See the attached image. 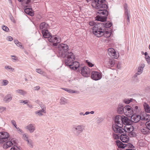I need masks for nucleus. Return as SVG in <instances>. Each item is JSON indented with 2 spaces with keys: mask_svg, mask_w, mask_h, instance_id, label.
<instances>
[{
  "mask_svg": "<svg viewBox=\"0 0 150 150\" xmlns=\"http://www.w3.org/2000/svg\"><path fill=\"white\" fill-rule=\"evenodd\" d=\"M105 0H91L92 6L98 10L96 12L98 14L96 20L101 22L106 20L108 13L106 10L108 6L105 3Z\"/></svg>",
  "mask_w": 150,
  "mask_h": 150,
  "instance_id": "nucleus-1",
  "label": "nucleus"
},
{
  "mask_svg": "<svg viewBox=\"0 0 150 150\" xmlns=\"http://www.w3.org/2000/svg\"><path fill=\"white\" fill-rule=\"evenodd\" d=\"M74 56L72 52H68L66 54V66L71 69L76 70L79 66V63L77 61H73Z\"/></svg>",
  "mask_w": 150,
  "mask_h": 150,
  "instance_id": "nucleus-2",
  "label": "nucleus"
},
{
  "mask_svg": "<svg viewBox=\"0 0 150 150\" xmlns=\"http://www.w3.org/2000/svg\"><path fill=\"white\" fill-rule=\"evenodd\" d=\"M102 25L103 23H100L95 25L93 27V33L97 37H101L104 34L105 28Z\"/></svg>",
  "mask_w": 150,
  "mask_h": 150,
  "instance_id": "nucleus-3",
  "label": "nucleus"
},
{
  "mask_svg": "<svg viewBox=\"0 0 150 150\" xmlns=\"http://www.w3.org/2000/svg\"><path fill=\"white\" fill-rule=\"evenodd\" d=\"M123 112L125 115L130 117L134 114V111L131 106L127 105L124 107Z\"/></svg>",
  "mask_w": 150,
  "mask_h": 150,
  "instance_id": "nucleus-4",
  "label": "nucleus"
},
{
  "mask_svg": "<svg viewBox=\"0 0 150 150\" xmlns=\"http://www.w3.org/2000/svg\"><path fill=\"white\" fill-rule=\"evenodd\" d=\"M82 125H79L76 126H74L72 130L74 134L76 136H78L80 133L83 132V129Z\"/></svg>",
  "mask_w": 150,
  "mask_h": 150,
  "instance_id": "nucleus-5",
  "label": "nucleus"
},
{
  "mask_svg": "<svg viewBox=\"0 0 150 150\" xmlns=\"http://www.w3.org/2000/svg\"><path fill=\"white\" fill-rule=\"evenodd\" d=\"M9 134L6 132H0V143L6 142L9 137Z\"/></svg>",
  "mask_w": 150,
  "mask_h": 150,
  "instance_id": "nucleus-6",
  "label": "nucleus"
},
{
  "mask_svg": "<svg viewBox=\"0 0 150 150\" xmlns=\"http://www.w3.org/2000/svg\"><path fill=\"white\" fill-rule=\"evenodd\" d=\"M122 126H120V125L117 124L112 125V128L114 131L116 133L121 134L125 132V130L122 128Z\"/></svg>",
  "mask_w": 150,
  "mask_h": 150,
  "instance_id": "nucleus-7",
  "label": "nucleus"
},
{
  "mask_svg": "<svg viewBox=\"0 0 150 150\" xmlns=\"http://www.w3.org/2000/svg\"><path fill=\"white\" fill-rule=\"evenodd\" d=\"M131 117V120L133 122L137 123L140 120H146L144 117H142L139 115H132Z\"/></svg>",
  "mask_w": 150,
  "mask_h": 150,
  "instance_id": "nucleus-8",
  "label": "nucleus"
},
{
  "mask_svg": "<svg viewBox=\"0 0 150 150\" xmlns=\"http://www.w3.org/2000/svg\"><path fill=\"white\" fill-rule=\"evenodd\" d=\"M91 77L93 79L97 81L100 79L102 78V76L99 72L93 71L91 73Z\"/></svg>",
  "mask_w": 150,
  "mask_h": 150,
  "instance_id": "nucleus-9",
  "label": "nucleus"
},
{
  "mask_svg": "<svg viewBox=\"0 0 150 150\" xmlns=\"http://www.w3.org/2000/svg\"><path fill=\"white\" fill-rule=\"evenodd\" d=\"M65 44H61L59 45V50L60 51H62L60 52L61 53V57L62 58H65L66 57V51L65 50Z\"/></svg>",
  "mask_w": 150,
  "mask_h": 150,
  "instance_id": "nucleus-10",
  "label": "nucleus"
},
{
  "mask_svg": "<svg viewBox=\"0 0 150 150\" xmlns=\"http://www.w3.org/2000/svg\"><path fill=\"white\" fill-rule=\"evenodd\" d=\"M81 72L82 74L84 76L88 77L90 76V70L87 67H84L81 69Z\"/></svg>",
  "mask_w": 150,
  "mask_h": 150,
  "instance_id": "nucleus-11",
  "label": "nucleus"
},
{
  "mask_svg": "<svg viewBox=\"0 0 150 150\" xmlns=\"http://www.w3.org/2000/svg\"><path fill=\"white\" fill-rule=\"evenodd\" d=\"M16 142L14 139H11L10 141H8L5 143L3 145V147L4 149H7L14 144Z\"/></svg>",
  "mask_w": 150,
  "mask_h": 150,
  "instance_id": "nucleus-12",
  "label": "nucleus"
},
{
  "mask_svg": "<svg viewBox=\"0 0 150 150\" xmlns=\"http://www.w3.org/2000/svg\"><path fill=\"white\" fill-rule=\"evenodd\" d=\"M50 42L53 43V45L55 46H57V44L60 42L61 41L60 38L59 37H51L49 40Z\"/></svg>",
  "mask_w": 150,
  "mask_h": 150,
  "instance_id": "nucleus-13",
  "label": "nucleus"
},
{
  "mask_svg": "<svg viewBox=\"0 0 150 150\" xmlns=\"http://www.w3.org/2000/svg\"><path fill=\"white\" fill-rule=\"evenodd\" d=\"M41 109L35 112V114L37 116L41 117L43 115V113H45L46 112V108L45 107H41Z\"/></svg>",
  "mask_w": 150,
  "mask_h": 150,
  "instance_id": "nucleus-14",
  "label": "nucleus"
},
{
  "mask_svg": "<svg viewBox=\"0 0 150 150\" xmlns=\"http://www.w3.org/2000/svg\"><path fill=\"white\" fill-rule=\"evenodd\" d=\"M109 55L111 57H113L115 58L118 57V54L116 53L115 50L112 48H110L108 51Z\"/></svg>",
  "mask_w": 150,
  "mask_h": 150,
  "instance_id": "nucleus-15",
  "label": "nucleus"
},
{
  "mask_svg": "<svg viewBox=\"0 0 150 150\" xmlns=\"http://www.w3.org/2000/svg\"><path fill=\"white\" fill-rule=\"evenodd\" d=\"M122 116L117 115L115 118V123L118 125H120V126H122Z\"/></svg>",
  "mask_w": 150,
  "mask_h": 150,
  "instance_id": "nucleus-16",
  "label": "nucleus"
},
{
  "mask_svg": "<svg viewBox=\"0 0 150 150\" xmlns=\"http://www.w3.org/2000/svg\"><path fill=\"white\" fill-rule=\"evenodd\" d=\"M120 139L122 142L124 143L128 142L129 140L128 136L125 134L124 133L122 134L120 136Z\"/></svg>",
  "mask_w": 150,
  "mask_h": 150,
  "instance_id": "nucleus-17",
  "label": "nucleus"
},
{
  "mask_svg": "<svg viewBox=\"0 0 150 150\" xmlns=\"http://www.w3.org/2000/svg\"><path fill=\"white\" fill-rule=\"evenodd\" d=\"M30 133H33L35 130V125L34 124H30L25 127Z\"/></svg>",
  "mask_w": 150,
  "mask_h": 150,
  "instance_id": "nucleus-18",
  "label": "nucleus"
},
{
  "mask_svg": "<svg viewBox=\"0 0 150 150\" xmlns=\"http://www.w3.org/2000/svg\"><path fill=\"white\" fill-rule=\"evenodd\" d=\"M145 66V64L144 63L139 65L138 68V71L134 75V76L137 77V75H140L142 72Z\"/></svg>",
  "mask_w": 150,
  "mask_h": 150,
  "instance_id": "nucleus-19",
  "label": "nucleus"
},
{
  "mask_svg": "<svg viewBox=\"0 0 150 150\" xmlns=\"http://www.w3.org/2000/svg\"><path fill=\"white\" fill-rule=\"evenodd\" d=\"M141 125H143L140 127L141 132L143 134H146L149 132V130L145 125L144 123H142Z\"/></svg>",
  "mask_w": 150,
  "mask_h": 150,
  "instance_id": "nucleus-20",
  "label": "nucleus"
},
{
  "mask_svg": "<svg viewBox=\"0 0 150 150\" xmlns=\"http://www.w3.org/2000/svg\"><path fill=\"white\" fill-rule=\"evenodd\" d=\"M125 132H127L128 133L133 131L134 130V127L132 126L130 124L126 125L125 127Z\"/></svg>",
  "mask_w": 150,
  "mask_h": 150,
  "instance_id": "nucleus-21",
  "label": "nucleus"
},
{
  "mask_svg": "<svg viewBox=\"0 0 150 150\" xmlns=\"http://www.w3.org/2000/svg\"><path fill=\"white\" fill-rule=\"evenodd\" d=\"M105 64L109 67H112L115 64V60L112 59H110L108 61L105 62Z\"/></svg>",
  "mask_w": 150,
  "mask_h": 150,
  "instance_id": "nucleus-22",
  "label": "nucleus"
},
{
  "mask_svg": "<svg viewBox=\"0 0 150 150\" xmlns=\"http://www.w3.org/2000/svg\"><path fill=\"white\" fill-rule=\"evenodd\" d=\"M12 97L11 94H8L4 97L3 100L6 103H8L12 100Z\"/></svg>",
  "mask_w": 150,
  "mask_h": 150,
  "instance_id": "nucleus-23",
  "label": "nucleus"
},
{
  "mask_svg": "<svg viewBox=\"0 0 150 150\" xmlns=\"http://www.w3.org/2000/svg\"><path fill=\"white\" fill-rule=\"evenodd\" d=\"M122 126H123V124H124V125H126L130 124V120L127 117L122 116Z\"/></svg>",
  "mask_w": 150,
  "mask_h": 150,
  "instance_id": "nucleus-24",
  "label": "nucleus"
},
{
  "mask_svg": "<svg viewBox=\"0 0 150 150\" xmlns=\"http://www.w3.org/2000/svg\"><path fill=\"white\" fill-rule=\"evenodd\" d=\"M116 142L118 148H121L124 149L125 147H126L127 146L126 144H123V143L119 140L116 141Z\"/></svg>",
  "mask_w": 150,
  "mask_h": 150,
  "instance_id": "nucleus-25",
  "label": "nucleus"
},
{
  "mask_svg": "<svg viewBox=\"0 0 150 150\" xmlns=\"http://www.w3.org/2000/svg\"><path fill=\"white\" fill-rule=\"evenodd\" d=\"M15 92L16 93L23 96L25 95L27 93L26 91L22 89L17 90L15 91Z\"/></svg>",
  "mask_w": 150,
  "mask_h": 150,
  "instance_id": "nucleus-26",
  "label": "nucleus"
},
{
  "mask_svg": "<svg viewBox=\"0 0 150 150\" xmlns=\"http://www.w3.org/2000/svg\"><path fill=\"white\" fill-rule=\"evenodd\" d=\"M42 32L43 37L45 38H48L49 36V34L47 30H42Z\"/></svg>",
  "mask_w": 150,
  "mask_h": 150,
  "instance_id": "nucleus-27",
  "label": "nucleus"
},
{
  "mask_svg": "<svg viewBox=\"0 0 150 150\" xmlns=\"http://www.w3.org/2000/svg\"><path fill=\"white\" fill-rule=\"evenodd\" d=\"M48 27V25L44 22L41 23L40 25V29L42 30H47Z\"/></svg>",
  "mask_w": 150,
  "mask_h": 150,
  "instance_id": "nucleus-28",
  "label": "nucleus"
},
{
  "mask_svg": "<svg viewBox=\"0 0 150 150\" xmlns=\"http://www.w3.org/2000/svg\"><path fill=\"white\" fill-rule=\"evenodd\" d=\"M32 10V8H28L24 10V11L26 13L32 16L34 15V14L33 13L31 12Z\"/></svg>",
  "mask_w": 150,
  "mask_h": 150,
  "instance_id": "nucleus-29",
  "label": "nucleus"
},
{
  "mask_svg": "<svg viewBox=\"0 0 150 150\" xmlns=\"http://www.w3.org/2000/svg\"><path fill=\"white\" fill-rule=\"evenodd\" d=\"M102 23L103 24V26L105 28H109L112 25V24L111 23L108 22L107 23Z\"/></svg>",
  "mask_w": 150,
  "mask_h": 150,
  "instance_id": "nucleus-30",
  "label": "nucleus"
},
{
  "mask_svg": "<svg viewBox=\"0 0 150 150\" xmlns=\"http://www.w3.org/2000/svg\"><path fill=\"white\" fill-rule=\"evenodd\" d=\"M144 105L146 112L147 113H150V107L146 103H144Z\"/></svg>",
  "mask_w": 150,
  "mask_h": 150,
  "instance_id": "nucleus-31",
  "label": "nucleus"
},
{
  "mask_svg": "<svg viewBox=\"0 0 150 150\" xmlns=\"http://www.w3.org/2000/svg\"><path fill=\"white\" fill-rule=\"evenodd\" d=\"M14 144H13L12 146L13 147L10 150H20L19 148L16 145L17 143L16 142L14 143Z\"/></svg>",
  "mask_w": 150,
  "mask_h": 150,
  "instance_id": "nucleus-32",
  "label": "nucleus"
},
{
  "mask_svg": "<svg viewBox=\"0 0 150 150\" xmlns=\"http://www.w3.org/2000/svg\"><path fill=\"white\" fill-rule=\"evenodd\" d=\"M124 108H123V106H121L120 107H119L117 109V110L118 112L120 113L121 114L123 112V109Z\"/></svg>",
  "mask_w": 150,
  "mask_h": 150,
  "instance_id": "nucleus-33",
  "label": "nucleus"
},
{
  "mask_svg": "<svg viewBox=\"0 0 150 150\" xmlns=\"http://www.w3.org/2000/svg\"><path fill=\"white\" fill-rule=\"evenodd\" d=\"M111 34L108 31H105H105L104 32V34H103V35H104V37L107 38L110 37V36Z\"/></svg>",
  "mask_w": 150,
  "mask_h": 150,
  "instance_id": "nucleus-34",
  "label": "nucleus"
},
{
  "mask_svg": "<svg viewBox=\"0 0 150 150\" xmlns=\"http://www.w3.org/2000/svg\"><path fill=\"white\" fill-rule=\"evenodd\" d=\"M5 69L8 70H10L11 71L13 72L14 71V69L11 66H6L5 67Z\"/></svg>",
  "mask_w": 150,
  "mask_h": 150,
  "instance_id": "nucleus-35",
  "label": "nucleus"
},
{
  "mask_svg": "<svg viewBox=\"0 0 150 150\" xmlns=\"http://www.w3.org/2000/svg\"><path fill=\"white\" fill-rule=\"evenodd\" d=\"M15 43L18 47H22V45L21 43L19 42L17 40H16L14 41Z\"/></svg>",
  "mask_w": 150,
  "mask_h": 150,
  "instance_id": "nucleus-36",
  "label": "nucleus"
},
{
  "mask_svg": "<svg viewBox=\"0 0 150 150\" xmlns=\"http://www.w3.org/2000/svg\"><path fill=\"white\" fill-rule=\"evenodd\" d=\"M59 103L61 105L65 104V99L64 98L62 97L60 100Z\"/></svg>",
  "mask_w": 150,
  "mask_h": 150,
  "instance_id": "nucleus-37",
  "label": "nucleus"
},
{
  "mask_svg": "<svg viewBox=\"0 0 150 150\" xmlns=\"http://www.w3.org/2000/svg\"><path fill=\"white\" fill-rule=\"evenodd\" d=\"M20 2H23L27 5L30 2L31 0H18Z\"/></svg>",
  "mask_w": 150,
  "mask_h": 150,
  "instance_id": "nucleus-38",
  "label": "nucleus"
},
{
  "mask_svg": "<svg viewBox=\"0 0 150 150\" xmlns=\"http://www.w3.org/2000/svg\"><path fill=\"white\" fill-rule=\"evenodd\" d=\"M128 134L130 137H134L136 135L135 133L133 131L129 132Z\"/></svg>",
  "mask_w": 150,
  "mask_h": 150,
  "instance_id": "nucleus-39",
  "label": "nucleus"
},
{
  "mask_svg": "<svg viewBox=\"0 0 150 150\" xmlns=\"http://www.w3.org/2000/svg\"><path fill=\"white\" fill-rule=\"evenodd\" d=\"M148 129L150 130V120L146 122L145 125Z\"/></svg>",
  "mask_w": 150,
  "mask_h": 150,
  "instance_id": "nucleus-40",
  "label": "nucleus"
},
{
  "mask_svg": "<svg viewBox=\"0 0 150 150\" xmlns=\"http://www.w3.org/2000/svg\"><path fill=\"white\" fill-rule=\"evenodd\" d=\"M27 142L28 144L29 145V146L33 147V142L31 140H27Z\"/></svg>",
  "mask_w": 150,
  "mask_h": 150,
  "instance_id": "nucleus-41",
  "label": "nucleus"
},
{
  "mask_svg": "<svg viewBox=\"0 0 150 150\" xmlns=\"http://www.w3.org/2000/svg\"><path fill=\"white\" fill-rule=\"evenodd\" d=\"M8 83L9 82L8 80H3L2 83V84L3 85L5 86L7 85L8 84Z\"/></svg>",
  "mask_w": 150,
  "mask_h": 150,
  "instance_id": "nucleus-42",
  "label": "nucleus"
},
{
  "mask_svg": "<svg viewBox=\"0 0 150 150\" xmlns=\"http://www.w3.org/2000/svg\"><path fill=\"white\" fill-rule=\"evenodd\" d=\"M127 17V24L129 23V13L127 12V14H125Z\"/></svg>",
  "mask_w": 150,
  "mask_h": 150,
  "instance_id": "nucleus-43",
  "label": "nucleus"
},
{
  "mask_svg": "<svg viewBox=\"0 0 150 150\" xmlns=\"http://www.w3.org/2000/svg\"><path fill=\"white\" fill-rule=\"evenodd\" d=\"M16 128V129L18 133L19 134H22L23 133V131L20 129L19 127H17Z\"/></svg>",
  "mask_w": 150,
  "mask_h": 150,
  "instance_id": "nucleus-44",
  "label": "nucleus"
},
{
  "mask_svg": "<svg viewBox=\"0 0 150 150\" xmlns=\"http://www.w3.org/2000/svg\"><path fill=\"white\" fill-rule=\"evenodd\" d=\"M2 27L3 30L6 31L7 32L9 30L8 28L6 26L2 25Z\"/></svg>",
  "mask_w": 150,
  "mask_h": 150,
  "instance_id": "nucleus-45",
  "label": "nucleus"
},
{
  "mask_svg": "<svg viewBox=\"0 0 150 150\" xmlns=\"http://www.w3.org/2000/svg\"><path fill=\"white\" fill-rule=\"evenodd\" d=\"M6 110V108L4 107H0V112H1Z\"/></svg>",
  "mask_w": 150,
  "mask_h": 150,
  "instance_id": "nucleus-46",
  "label": "nucleus"
},
{
  "mask_svg": "<svg viewBox=\"0 0 150 150\" xmlns=\"http://www.w3.org/2000/svg\"><path fill=\"white\" fill-rule=\"evenodd\" d=\"M124 8L125 9V14H127V12H128V13H129V11L128 10V7L127 4L125 5Z\"/></svg>",
  "mask_w": 150,
  "mask_h": 150,
  "instance_id": "nucleus-47",
  "label": "nucleus"
},
{
  "mask_svg": "<svg viewBox=\"0 0 150 150\" xmlns=\"http://www.w3.org/2000/svg\"><path fill=\"white\" fill-rule=\"evenodd\" d=\"M36 71L40 74H43V72L40 69H36Z\"/></svg>",
  "mask_w": 150,
  "mask_h": 150,
  "instance_id": "nucleus-48",
  "label": "nucleus"
},
{
  "mask_svg": "<svg viewBox=\"0 0 150 150\" xmlns=\"http://www.w3.org/2000/svg\"><path fill=\"white\" fill-rule=\"evenodd\" d=\"M22 138L24 140L27 141V140H28V136L25 134H23Z\"/></svg>",
  "mask_w": 150,
  "mask_h": 150,
  "instance_id": "nucleus-49",
  "label": "nucleus"
},
{
  "mask_svg": "<svg viewBox=\"0 0 150 150\" xmlns=\"http://www.w3.org/2000/svg\"><path fill=\"white\" fill-rule=\"evenodd\" d=\"M145 58L147 63H148L149 64L150 63V57L149 56H148L145 57Z\"/></svg>",
  "mask_w": 150,
  "mask_h": 150,
  "instance_id": "nucleus-50",
  "label": "nucleus"
},
{
  "mask_svg": "<svg viewBox=\"0 0 150 150\" xmlns=\"http://www.w3.org/2000/svg\"><path fill=\"white\" fill-rule=\"evenodd\" d=\"M11 123L16 128L17 127V125L16 124V122L14 120H12L11 121Z\"/></svg>",
  "mask_w": 150,
  "mask_h": 150,
  "instance_id": "nucleus-51",
  "label": "nucleus"
},
{
  "mask_svg": "<svg viewBox=\"0 0 150 150\" xmlns=\"http://www.w3.org/2000/svg\"><path fill=\"white\" fill-rule=\"evenodd\" d=\"M20 103H23L24 104H26L28 103V101L27 100H20Z\"/></svg>",
  "mask_w": 150,
  "mask_h": 150,
  "instance_id": "nucleus-52",
  "label": "nucleus"
},
{
  "mask_svg": "<svg viewBox=\"0 0 150 150\" xmlns=\"http://www.w3.org/2000/svg\"><path fill=\"white\" fill-rule=\"evenodd\" d=\"M66 91L68 92L69 93L77 92H76L75 91L73 90H70V89H66Z\"/></svg>",
  "mask_w": 150,
  "mask_h": 150,
  "instance_id": "nucleus-53",
  "label": "nucleus"
},
{
  "mask_svg": "<svg viewBox=\"0 0 150 150\" xmlns=\"http://www.w3.org/2000/svg\"><path fill=\"white\" fill-rule=\"evenodd\" d=\"M120 136L119 135L114 134L113 136V137L114 139H119Z\"/></svg>",
  "mask_w": 150,
  "mask_h": 150,
  "instance_id": "nucleus-54",
  "label": "nucleus"
},
{
  "mask_svg": "<svg viewBox=\"0 0 150 150\" xmlns=\"http://www.w3.org/2000/svg\"><path fill=\"white\" fill-rule=\"evenodd\" d=\"M40 87L39 86H37L35 87H34L33 88V90L35 91L36 90H40Z\"/></svg>",
  "mask_w": 150,
  "mask_h": 150,
  "instance_id": "nucleus-55",
  "label": "nucleus"
},
{
  "mask_svg": "<svg viewBox=\"0 0 150 150\" xmlns=\"http://www.w3.org/2000/svg\"><path fill=\"white\" fill-rule=\"evenodd\" d=\"M127 145V146L128 147H130L132 148H134V146L130 143H128Z\"/></svg>",
  "mask_w": 150,
  "mask_h": 150,
  "instance_id": "nucleus-56",
  "label": "nucleus"
},
{
  "mask_svg": "<svg viewBox=\"0 0 150 150\" xmlns=\"http://www.w3.org/2000/svg\"><path fill=\"white\" fill-rule=\"evenodd\" d=\"M86 62L87 63L89 67H92L94 66V65L90 62H88L87 60L86 61Z\"/></svg>",
  "mask_w": 150,
  "mask_h": 150,
  "instance_id": "nucleus-57",
  "label": "nucleus"
},
{
  "mask_svg": "<svg viewBox=\"0 0 150 150\" xmlns=\"http://www.w3.org/2000/svg\"><path fill=\"white\" fill-rule=\"evenodd\" d=\"M7 40L8 41H11L13 40V39L11 37L9 36L7 37Z\"/></svg>",
  "mask_w": 150,
  "mask_h": 150,
  "instance_id": "nucleus-58",
  "label": "nucleus"
},
{
  "mask_svg": "<svg viewBox=\"0 0 150 150\" xmlns=\"http://www.w3.org/2000/svg\"><path fill=\"white\" fill-rule=\"evenodd\" d=\"M95 24V23L93 21L90 22L89 23V25L91 26H92L94 25Z\"/></svg>",
  "mask_w": 150,
  "mask_h": 150,
  "instance_id": "nucleus-59",
  "label": "nucleus"
},
{
  "mask_svg": "<svg viewBox=\"0 0 150 150\" xmlns=\"http://www.w3.org/2000/svg\"><path fill=\"white\" fill-rule=\"evenodd\" d=\"M27 106L29 108H33V106L30 103H28L27 104Z\"/></svg>",
  "mask_w": 150,
  "mask_h": 150,
  "instance_id": "nucleus-60",
  "label": "nucleus"
},
{
  "mask_svg": "<svg viewBox=\"0 0 150 150\" xmlns=\"http://www.w3.org/2000/svg\"><path fill=\"white\" fill-rule=\"evenodd\" d=\"M138 107L137 106H135L134 107V110L135 111V110H136V112H138Z\"/></svg>",
  "mask_w": 150,
  "mask_h": 150,
  "instance_id": "nucleus-61",
  "label": "nucleus"
},
{
  "mask_svg": "<svg viewBox=\"0 0 150 150\" xmlns=\"http://www.w3.org/2000/svg\"><path fill=\"white\" fill-rule=\"evenodd\" d=\"M11 56L13 57V58H12V59H14L16 60H17V57L16 56L13 55V56Z\"/></svg>",
  "mask_w": 150,
  "mask_h": 150,
  "instance_id": "nucleus-62",
  "label": "nucleus"
},
{
  "mask_svg": "<svg viewBox=\"0 0 150 150\" xmlns=\"http://www.w3.org/2000/svg\"><path fill=\"white\" fill-rule=\"evenodd\" d=\"M69 49V46L68 45H66V53L69 52V51H68V50H67V49ZM69 52H71L70 51Z\"/></svg>",
  "mask_w": 150,
  "mask_h": 150,
  "instance_id": "nucleus-63",
  "label": "nucleus"
},
{
  "mask_svg": "<svg viewBox=\"0 0 150 150\" xmlns=\"http://www.w3.org/2000/svg\"><path fill=\"white\" fill-rule=\"evenodd\" d=\"M130 100H128L127 101H126L125 102V103L126 104H129L130 103Z\"/></svg>",
  "mask_w": 150,
  "mask_h": 150,
  "instance_id": "nucleus-64",
  "label": "nucleus"
}]
</instances>
